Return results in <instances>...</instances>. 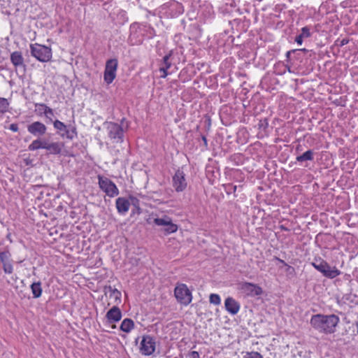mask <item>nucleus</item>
Listing matches in <instances>:
<instances>
[{"label": "nucleus", "instance_id": "1", "mask_svg": "<svg viewBox=\"0 0 358 358\" xmlns=\"http://www.w3.org/2000/svg\"><path fill=\"white\" fill-rule=\"evenodd\" d=\"M340 322L339 317L334 315L317 314L311 317L310 325L316 331L323 334H333Z\"/></svg>", "mask_w": 358, "mask_h": 358}, {"label": "nucleus", "instance_id": "2", "mask_svg": "<svg viewBox=\"0 0 358 358\" xmlns=\"http://www.w3.org/2000/svg\"><path fill=\"white\" fill-rule=\"evenodd\" d=\"M129 43L131 45L141 44L145 38L150 39L155 36V29L148 24L133 23L130 25Z\"/></svg>", "mask_w": 358, "mask_h": 358}, {"label": "nucleus", "instance_id": "3", "mask_svg": "<svg viewBox=\"0 0 358 358\" xmlns=\"http://www.w3.org/2000/svg\"><path fill=\"white\" fill-rule=\"evenodd\" d=\"M323 276L329 279H334L341 274V271L335 266L330 264L320 257H315L314 261L310 264Z\"/></svg>", "mask_w": 358, "mask_h": 358}, {"label": "nucleus", "instance_id": "4", "mask_svg": "<svg viewBox=\"0 0 358 358\" xmlns=\"http://www.w3.org/2000/svg\"><path fill=\"white\" fill-rule=\"evenodd\" d=\"M31 55L41 62H47L52 58V50L50 48L38 43L30 45Z\"/></svg>", "mask_w": 358, "mask_h": 358}, {"label": "nucleus", "instance_id": "5", "mask_svg": "<svg viewBox=\"0 0 358 358\" xmlns=\"http://www.w3.org/2000/svg\"><path fill=\"white\" fill-rule=\"evenodd\" d=\"M99 188L109 197H115L120 193L116 185L106 177L98 176Z\"/></svg>", "mask_w": 358, "mask_h": 358}, {"label": "nucleus", "instance_id": "6", "mask_svg": "<svg viewBox=\"0 0 358 358\" xmlns=\"http://www.w3.org/2000/svg\"><path fill=\"white\" fill-rule=\"evenodd\" d=\"M174 294L177 301L184 306H187L192 302V292L185 284L177 285L174 289Z\"/></svg>", "mask_w": 358, "mask_h": 358}, {"label": "nucleus", "instance_id": "7", "mask_svg": "<svg viewBox=\"0 0 358 358\" xmlns=\"http://www.w3.org/2000/svg\"><path fill=\"white\" fill-rule=\"evenodd\" d=\"M108 137L116 143H122L124 138L123 129L121 125L113 122L105 124Z\"/></svg>", "mask_w": 358, "mask_h": 358}, {"label": "nucleus", "instance_id": "8", "mask_svg": "<svg viewBox=\"0 0 358 358\" xmlns=\"http://www.w3.org/2000/svg\"><path fill=\"white\" fill-rule=\"evenodd\" d=\"M172 185L176 192H182L187 188L186 176L181 169H177L172 176Z\"/></svg>", "mask_w": 358, "mask_h": 358}, {"label": "nucleus", "instance_id": "9", "mask_svg": "<svg viewBox=\"0 0 358 358\" xmlns=\"http://www.w3.org/2000/svg\"><path fill=\"white\" fill-rule=\"evenodd\" d=\"M117 66L118 62L116 59H110L106 62L103 73V80L107 84L112 83L115 80Z\"/></svg>", "mask_w": 358, "mask_h": 358}, {"label": "nucleus", "instance_id": "10", "mask_svg": "<svg viewBox=\"0 0 358 358\" xmlns=\"http://www.w3.org/2000/svg\"><path fill=\"white\" fill-rule=\"evenodd\" d=\"M155 348V339L149 335L143 336L140 346L141 354L145 356L151 355L154 353Z\"/></svg>", "mask_w": 358, "mask_h": 358}, {"label": "nucleus", "instance_id": "11", "mask_svg": "<svg viewBox=\"0 0 358 358\" xmlns=\"http://www.w3.org/2000/svg\"><path fill=\"white\" fill-rule=\"evenodd\" d=\"M240 289L243 293L250 296H259L262 294V289L259 286L250 282L241 283Z\"/></svg>", "mask_w": 358, "mask_h": 358}, {"label": "nucleus", "instance_id": "12", "mask_svg": "<svg viewBox=\"0 0 358 358\" xmlns=\"http://www.w3.org/2000/svg\"><path fill=\"white\" fill-rule=\"evenodd\" d=\"M27 131L34 136H41L45 134L47 127L39 121H36L27 125Z\"/></svg>", "mask_w": 358, "mask_h": 358}, {"label": "nucleus", "instance_id": "13", "mask_svg": "<svg viewBox=\"0 0 358 358\" xmlns=\"http://www.w3.org/2000/svg\"><path fill=\"white\" fill-rule=\"evenodd\" d=\"M171 56V52L166 55L159 64V71L161 73L160 77L162 78H165L168 75L171 74V73L168 72V70L172 66Z\"/></svg>", "mask_w": 358, "mask_h": 358}, {"label": "nucleus", "instance_id": "14", "mask_svg": "<svg viewBox=\"0 0 358 358\" xmlns=\"http://www.w3.org/2000/svg\"><path fill=\"white\" fill-rule=\"evenodd\" d=\"M122 312L117 306H113L106 315V322L109 324H113L119 322L122 319Z\"/></svg>", "mask_w": 358, "mask_h": 358}, {"label": "nucleus", "instance_id": "15", "mask_svg": "<svg viewBox=\"0 0 358 358\" xmlns=\"http://www.w3.org/2000/svg\"><path fill=\"white\" fill-rule=\"evenodd\" d=\"M115 206L117 213L124 215L129 211L131 203L129 199L125 197H118L116 199Z\"/></svg>", "mask_w": 358, "mask_h": 358}, {"label": "nucleus", "instance_id": "16", "mask_svg": "<svg viewBox=\"0 0 358 358\" xmlns=\"http://www.w3.org/2000/svg\"><path fill=\"white\" fill-rule=\"evenodd\" d=\"M224 306L228 313L236 315L240 310V304L232 297H227L224 301Z\"/></svg>", "mask_w": 358, "mask_h": 358}, {"label": "nucleus", "instance_id": "17", "mask_svg": "<svg viewBox=\"0 0 358 358\" xmlns=\"http://www.w3.org/2000/svg\"><path fill=\"white\" fill-rule=\"evenodd\" d=\"M10 61L15 67L24 66V58L20 52H13L10 55Z\"/></svg>", "mask_w": 358, "mask_h": 358}, {"label": "nucleus", "instance_id": "18", "mask_svg": "<svg viewBox=\"0 0 358 358\" xmlns=\"http://www.w3.org/2000/svg\"><path fill=\"white\" fill-rule=\"evenodd\" d=\"M35 107H38L40 110L41 108L43 109V113L45 115V118L48 119L50 122H54L52 120V117L54 116V111L51 108H50L45 103H36Z\"/></svg>", "mask_w": 358, "mask_h": 358}, {"label": "nucleus", "instance_id": "19", "mask_svg": "<svg viewBox=\"0 0 358 358\" xmlns=\"http://www.w3.org/2000/svg\"><path fill=\"white\" fill-rule=\"evenodd\" d=\"M62 145L59 142H50L46 150L51 155H59L62 152Z\"/></svg>", "mask_w": 358, "mask_h": 358}, {"label": "nucleus", "instance_id": "20", "mask_svg": "<svg viewBox=\"0 0 358 358\" xmlns=\"http://www.w3.org/2000/svg\"><path fill=\"white\" fill-rule=\"evenodd\" d=\"M120 328L121 331L129 333L134 328V323L131 319L125 318L122 320Z\"/></svg>", "mask_w": 358, "mask_h": 358}, {"label": "nucleus", "instance_id": "21", "mask_svg": "<svg viewBox=\"0 0 358 358\" xmlns=\"http://www.w3.org/2000/svg\"><path fill=\"white\" fill-rule=\"evenodd\" d=\"M31 290L34 298H39L41 296L43 292L41 282L32 283L31 285Z\"/></svg>", "mask_w": 358, "mask_h": 358}, {"label": "nucleus", "instance_id": "22", "mask_svg": "<svg viewBox=\"0 0 358 358\" xmlns=\"http://www.w3.org/2000/svg\"><path fill=\"white\" fill-rule=\"evenodd\" d=\"M314 159V152L311 150L306 151L303 154L296 157V159L298 162L306 161H312Z\"/></svg>", "mask_w": 358, "mask_h": 358}, {"label": "nucleus", "instance_id": "23", "mask_svg": "<svg viewBox=\"0 0 358 358\" xmlns=\"http://www.w3.org/2000/svg\"><path fill=\"white\" fill-rule=\"evenodd\" d=\"M64 134H62L61 136L63 138L72 140L77 136L76 129L75 127H66V129H64Z\"/></svg>", "mask_w": 358, "mask_h": 358}, {"label": "nucleus", "instance_id": "24", "mask_svg": "<svg viewBox=\"0 0 358 358\" xmlns=\"http://www.w3.org/2000/svg\"><path fill=\"white\" fill-rule=\"evenodd\" d=\"M108 292L110 298L114 299L115 302L118 303L121 301V292L116 288L110 286L108 287Z\"/></svg>", "mask_w": 358, "mask_h": 358}, {"label": "nucleus", "instance_id": "25", "mask_svg": "<svg viewBox=\"0 0 358 358\" xmlns=\"http://www.w3.org/2000/svg\"><path fill=\"white\" fill-rule=\"evenodd\" d=\"M171 220V217H169L167 215H164L162 217L155 218L153 220V222L155 224H156L157 226H163L165 227L169 223Z\"/></svg>", "mask_w": 358, "mask_h": 358}, {"label": "nucleus", "instance_id": "26", "mask_svg": "<svg viewBox=\"0 0 358 358\" xmlns=\"http://www.w3.org/2000/svg\"><path fill=\"white\" fill-rule=\"evenodd\" d=\"M178 227V225L172 222V220L169 222L166 227L164 228V233L166 234H170L176 232Z\"/></svg>", "mask_w": 358, "mask_h": 358}, {"label": "nucleus", "instance_id": "27", "mask_svg": "<svg viewBox=\"0 0 358 358\" xmlns=\"http://www.w3.org/2000/svg\"><path fill=\"white\" fill-rule=\"evenodd\" d=\"M41 149V143L40 142V138H38L33 141L28 147V150L30 151H35Z\"/></svg>", "mask_w": 358, "mask_h": 358}, {"label": "nucleus", "instance_id": "28", "mask_svg": "<svg viewBox=\"0 0 358 358\" xmlns=\"http://www.w3.org/2000/svg\"><path fill=\"white\" fill-rule=\"evenodd\" d=\"M9 106L8 100L5 98H0V112L4 113L7 111Z\"/></svg>", "mask_w": 358, "mask_h": 358}, {"label": "nucleus", "instance_id": "29", "mask_svg": "<svg viewBox=\"0 0 358 358\" xmlns=\"http://www.w3.org/2000/svg\"><path fill=\"white\" fill-rule=\"evenodd\" d=\"M53 126L55 129L58 131H64V129H66V125H65L62 122L57 120L53 122Z\"/></svg>", "mask_w": 358, "mask_h": 358}, {"label": "nucleus", "instance_id": "30", "mask_svg": "<svg viewBox=\"0 0 358 358\" xmlns=\"http://www.w3.org/2000/svg\"><path fill=\"white\" fill-rule=\"evenodd\" d=\"M209 301L211 303L215 305H220L221 303V299L217 294H211L209 297Z\"/></svg>", "mask_w": 358, "mask_h": 358}, {"label": "nucleus", "instance_id": "31", "mask_svg": "<svg viewBox=\"0 0 358 358\" xmlns=\"http://www.w3.org/2000/svg\"><path fill=\"white\" fill-rule=\"evenodd\" d=\"M10 254L8 251L0 252V261L2 264L9 262Z\"/></svg>", "mask_w": 358, "mask_h": 358}, {"label": "nucleus", "instance_id": "32", "mask_svg": "<svg viewBox=\"0 0 358 358\" xmlns=\"http://www.w3.org/2000/svg\"><path fill=\"white\" fill-rule=\"evenodd\" d=\"M243 358H263L262 355L257 352H248Z\"/></svg>", "mask_w": 358, "mask_h": 358}, {"label": "nucleus", "instance_id": "33", "mask_svg": "<svg viewBox=\"0 0 358 358\" xmlns=\"http://www.w3.org/2000/svg\"><path fill=\"white\" fill-rule=\"evenodd\" d=\"M3 269L6 273L10 274L13 271V268L10 262L3 264Z\"/></svg>", "mask_w": 358, "mask_h": 358}, {"label": "nucleus", "instance_id": "34", "mask_svg": "<svg viewBox=\"0 0 358 358\" xmlns=\"http://www.w3.org/2000/svg\"><path fill=\"white\" fill-rule=\"evenodd\" d=\"M303 38H308L310 36V29L308 27H304L301 29L300 34Z\"/></svg>", "mask_w": 358, "mask_h": 358}, {"label": "nucleus", "instance_id": "35", "mask_svg": "<svg viewBox=\"0 0 358 358\" xmlns=\"http://www.w3.org/2000/svg\"><path fill=\"white\" fill-rule=\"evenodd\" d=\"M40 142L41 143V149L46 150L50 142L45 138H40Z\"/></svg>", "mask_w": 358, "mask_h": 358}, {"label": "nucleus", "instance_id": "36", "mask_svg": "<svg viewBox=\"0 0 358 358\" xmlns=\"http://www.w3.org/2000/svg\"><path fill=\"white\" fill-rule=\"evenodd\" d=\"M129 199H130V203L134 205V206H138V199H136V197H134V196H130L129 197Z\"/></svg>", "mask_w": 358, "mask_h": 358}, {"label": "nucleus", "instance_id": "37", "mask_svg": "<svg viewBox=\"0 0 358 358\" xmlns=\"http://www.w3.org/2000/svg\"><path fill=\"white\" fill-rule=\"evenodd\" d=\"M303 38H304L301 34H299V35L296 36V37L295 38V41L296 42V43L298 45H301L303 43Z\"/></svg>", "mask_w": 358, "mask_h": 358}, {"label": "nucleus", "instance_id": "38", "mask_svg": "<svg viewBox=\"0 0 358 358\" xmlns=\"http://www.w3.org/2000/svg\"><path fill=\"white\" fill-rule=\"evenodd\" d=\"M9 129L14 132H17L19 129L18 125L17 124H11L9 127Z\"/></svg>", "mask_w": 358, "mask_h": 358}, {"label": "nucleus", "instance_id": "39", "mask_svg": "<svg viewBox=\"0 0 358 358\" xmlns=\"http://www.w3.org/2000/svg\"><path fill=\"white\" fill-rule=\"evenodd\" d=\"M276 259H277L279 262H280L281 264H282L283 265H285V266H287V269H288V270H289V269H291V268H292V269H293V268H292V267H291L290 266L287 265V263H286L284 260L280 259H279V258H278V257H276Z\"/></svg>", "mask_w": 358, "mask_h": 358}, {"label": "nucleus", "instance_id": "40", "mask_svg": "<svg viewBox=\"0 0 358 358\" xmlns=\"http://www.w3.org/2000/svg\"><path fill=\"white\" fill-rule=\"evenodd\" d=\"M190 355L191 358H199V354L196 351H192Z\"/></svg>", "mask_w": 358, "mask_h": 358}, {"label": "nucleus", "instance_id": "41", "mask_svg": "<svg viewBox=\"0 0 358 358\" xmlns=\"http://www.w3.org/2000/svg\"><path fill=\"white\" fill-rule=\"evenodd\" d=\"M201 139H202V141H203V145H204V146H205L206 148H207V146H208V141H207L206 137L205 136H201Z\"/></svg>", "mask_w": 358, "mask_h": 358}, {"label": "nucleus", "instance_id": "42", "mask_svg": "<svg viewBox=\"0 0 358 358\" xmlns=\"http://www.w3.org/2000/svg\"><path fill=\"white\" fill-rule=\"evenodd\" d=\"M36 111L38 113V114L39 115H43V109H42L41 108V110H40L38 107H36Z\"/></svg>", "mask_w": 358, "mask_h": 358}, {"label": "nucleus", "instance_id": "43", "mask_svg": "<svg viewBox=\"0 0 358 358\" xmlns=\"http://www.w3.org/2000/svg\"><path fill=\"white\" fill-rule=\"evenodd\" d=\"M342 44L343 45L345 44V41H343Z\"/></svg>", "mask_w": 358, "mask_h": 358}]
</instances>
